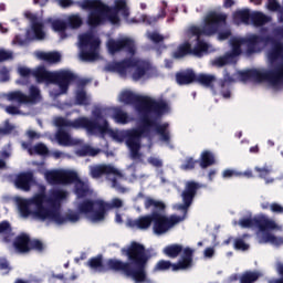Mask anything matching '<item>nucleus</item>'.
<instances>
[{
	"mask_svg": "<svg viewBox=\"0 0 283 283\" xmlns=\"http://www.w3.org/2000/svg\"><path fill=\"white\" fill-rule=\"evenodd\" d=\"M122 254L128 259V262L109 259L106 261V264H104L103 255L99 254L90 259L87 265L90 269H95L102 273L107 271L118 272L126 277H132L135 283H154L151 279H148V273L146 272L151 256L146 254L144 244L130 242L128 248H122Z\"/></svg>",
	"mask_w": 283,
	"mask_h": 283,
	"instance_id": "obj_1",
	"label": "nucleus"
},
{
	"mask_svg": "<svg viewBox=\"0 0 283 283\" xmlns=\"http://www.w3.org/2000/svg\"><path fill=\"white\" fill-rule=\"evenodd\" d=\"M169 109V106L161 111V113H157L154 109L150 111H138L142 114L140 123L142 125L138 128L130 130L126 137V146H128L130 151V159L142 161L140 154V138H148L151 135V129L154 128L155 134L159 136L163 143L170 142V132L169 124L164 123L159 124L156 119H151L149 115L154 114L157 117H160Z\"/></svg>",
	"mask_w": 283,
	"mask_h": 283,
	"instance_id": "obj_2",
	"label": "nucleus"
},
{
	"mask_svg": "<svg viewBox=\"0 0 283 283\" xmlns=\"http://www.w3.org/2000/svg\"><path fill=\"white\" fill-rule=\"evenodd\" d=\"M227 14L217 11H210L205 15L202 27L191 25L188 32L196 36V45L192 49V55L201 57L203 53L208 52V44L201 36H213L219 30L227 25Z\"/></svg>",
	"mask_w": 283,
	"mask_h": 283,
	"instance_id": "obj_3",
	"label": "nucleus"
},
{
	"mask_svg": "<svg viewBox=\"0 0 283 283\" xmlns=\"http://www.w3.org/2000/svg\"><path fill=\"white\" fill-rule=\"evenodd\" d=\"M95 117L96 119H90L85 116H81L73 120L64 117H56L54 123L60 129L71 128L75 130H85L91 136L99 134L104 137L107 134H113V130L109 128L108 122L103 117V114L96 113Z\"/></svg>",
	"mask_w": 283,
	"mask_h": 283,
	"instance_id": "obj_4",
	"label": "nucleus"
},
{
	"mask_svg": "<svg viewBox=\"0 0 283 283\" xmlns=\"http://www.w3.org/2000/svg\"><path fill=\"white\" fill-rule=\"evenodd\" d=\"M239 41L245 45V55H253L261 52V45H272L268 57L270 63L283 60V42L272 35L250 34L248 38H239Z\"/></svg>",
	"mask_w": 283,
	"mask_h": 283,
	"instance_id": "obj_5",
	"label": "nucleus"
},
{
	"mask_svg": "<svg viewBox=\"0 0 283 283\" xmlns=\"http://www.w3.org/2000/svg\"><path fill=\"white\" fill-rule=\"evenodd\" d=\"M67 198V191L63 189H54L51 190L49 193V197H46L45 193L41 192L32 197L28 200H20L18 202V209L20 212V216L22 218H29L31 214H33L34 211L39 210V206L36 203L38 200H42V203L40 205L43 209H48L44 205L48 203L50 209H60V203L63 200H66ZM34 206V210H31L30 208Z\"/></svg>",
	"mask_w": 283,
	"mask_h": 283,
	"instance_id": "obj_6",
	"label": "nucleus"
},
{
	"mask_svg": "<svg viewBox=\"0 0 283 283\" xmlns=\"http://www.w3.org/2000/svg\"><path fill=\"white\" fill-rule=\"evenodd\" d=\"M239 77L241 82L269 83L273 87H277L283 84V62L270 71L261 72L256 69L240 71Z\"/></svg>",
	"mask_w": 283,
	"mask_h": 283,
	"instance_id": "obj_7",
	"label": "nucleus"
},
{
	"mask_svg": "<svg viewBox=\"0 0 283 283\" xmlns=\"http://www.w3.org/2000/svg\"><path fill=\"white\" fill-rule=\"evenodd\" d=\"M118 101L125 105H135L137 112L155 111L159 114L167 107V103L163 99L156 101L148 96L137 95L132 91L122 92Z\"/></svg>",
	"mask_w": 283,
	"mask_h": 283,
	"instance_id": "obj_8",
	"label": "nucleus"
},
{
	"mask_svg": "<svg viewBox=\"0 0 283 283\" xmlns=\"http://www.w3.org/2000/svg\"><path fill=\"white\" fill-rule=\"evenodd\" d=\"M80 8L88 10L86 23L90 29H97L107 22V12L109 7L101 0H83Z\"/></svg>",
	"mask_w": 283,
	"mask_h": 283,
	"instance_id": "obj_9",
	"label": "nucleus"
},
{
	"mask_svg": "<svg viewBox=\"0 0 283 283\" xmlns=\"http://www.w3.org/2000/svg\"><path fill=\"white\" fill-rule=\"evenodd\" d=\"M42 200L38 199L35 200V205H38L39 210H34V212L31 213V216H34V218H38L39 220L45 221V220H51L55 222L59 226L65 224V223H77L80 221V212H67L62 216L60 213V209L57 208H43L41 206Z\"/></svg>",
	"mask_w": 283,
	"mask_h": 283,
	"instance_id": "obj_10",
	"label": "nucleus"
},
{
	"mask_svg": "<svg viewBox=\"0 0 283 283\" xmlns=\"http://www.w3.org/2000/svg\"><path fill=\"white\" fill-rule=\"evenodd\" d=\"M193 249L186 248L184 250V254H181V260L178 263H172L169 260H159L157 264L154 266V272H163V271H185L190 269L193 265Z\"/></svg>",
	"mask_w": 283,
	"mask_h": 283,
	"instance_id": "obj_11",
	"label": "nucleus"
},
{
	"mask_svg": "<svg viewBox=\"0 0 283 283\" xmlns=\"http://www.w3.org/2000/svg\"><path fill=\"white\" fill-rule=\"evenodd\" d=\"M101 45L99 38L92 33H85L80 36V56L83 61H95L98 59V50Z\"/></svg>",
	"mask_w": 283,
	"mask_h": 283,
	"instance_id": "obj_12",
	"label": "nucleus"
},
{
	"mask_svg": "<svg viewBox=\"0 0 283 283\" xmlns=\"http://www.w3.org/2000/svg\"><path fill=\"white\" fill-rule=\"evenodd\" d=\"M185 218H181L177 214H171L167 217L166 214H161L160 212L154 211L153 218V230L156 235H163L172 229L175 226L180 223Z\"/></svg>",
	"mask_w": 283,
	"mask_h": 283,
	"instance_id": "obj_13",
	"label": "nucleus"
},
{
	"mask_svg": "<svg viewBox=\"0 0 283 283\" xmlns=\"http://www.w3.org/2000/svg\"><path fill=\"white\" fill-rule=\"evenodd\" d=\"M239 226L242 229H259L260 232H269L277 229V223L264 216L254 218H241Z\"/></svg>",
	"mask_w": 283,
	"mask_h": 283,
	"instance_id": "obj_14",
	"label": "nucleus"
},
{
	"mask_svg": "<svg viewBox=\"0 0 283 283\" xmlns=\"http://www.w3.org/2000/svg\"><path fill=\"white\" fill-rule=\"evenodd\" d=\"M106 50L109 55H115L119 52H126L130 56L136 55V44L130 38H120L117 40L109 38L106 41Z\"/></svg>",
	"mask_w": 283,
	"mask_h": 283,
	"instance_id": "obj_15",
	"label": "nucleus"
},
{
	"mask_svg": "<svg viewBox=\"0 0 283 283\" xmlns=\"http://www.w3.org/2000/svg\"><path fill=\"white\" fill-rule=\"evenodd\" d=\"M77 78L78 76L71 71H60L55 73L54 77H52L49 84L59 85L61 94H66L70 90V85L75 83Z\"/></svg>",
	"mask_w": 283,
	"mask_h": 283,
	"instance_id": "obj_16",
	"label": "nucleus"
},
{
	"mask_svg": "<svg viewBox=\"0 0 283 283\" xmlns=\"http://www.w3.org/2000/svg\"><path fill=\"white\" fill-rule=\"evenodd\" d=\"M202 188V185L198 181H187L186 189H184L181 197H182V205L179 206L181 210H188L190 206L193 203V199L198 190Z\"/></svg>",
	"mask_w": 283,
	"mask_h": 283,
	"instance_id": "obj_17",
	"label": "nucleus"
},
{
	"mask_svg": "<svg viewBox=\"0 0 283 283\" xmlns=\"http://www.w3.org/2000/svg\"><path fill=\"white\" fill-rule=\"evenodd\" d=\"M98 202H101V200H83V202L77 205V212L80 214H92L91 219L93 222H101L105 220V218L98 219L96 217L99 211Z\"/></svg>",
	"mask_w": 283,
	"mask_h": 283,
	"instance_id": "obj_18",
	"label": "nucleus"
},
{
	"mask_svg": "<svg viewBox=\"0 0 283 283\" xmlns=\"http://www.w3.org/2000/svg\"><path fill=\"white\" fill-rule=\"evenodd\" d=\"M90 176H92V178H95V179H98L103 176H107V177L114 176V177L123 178V172L117 170L112 165L102 164V165H97L90 168Z\"/></svg>",
	"mask_w": 283,
	"mask_h": 283,
	"instance_id": "obj_19",
	"label": "nucleus"
},
{
	"mask_svg": "<svg viewBox=\"0 0 283 283\" xmlns=\"http://www.w3.org/2000/svg\"><path fill=\"white\" fill-rule=\"evenodd\" d=\"M138 59L126 57L119 62H113L108 65L109 72L118 73L120 76H127L128 70L133 69Z\"/></svg>",
	"mask_w": 283,
	"mask_h": 283,
	"instance_id": "obj_20",
	"label": "nucleus"
},
{
	"mask_svg": "<svg viewBox=\"0 0 283 283\" xmlns=\"http://www.w3.org/2000/svg\"><path fill=\"white\" fill-rule=\"evenodd\" d=\"M134 72L132 74L133 81L138 82L145 76H148L153 71V64L145 60L138 59L133 65Z\"/></svg>",
	"mask_w": 283,
	"mask_h": 283,
	"instance_id": "obj_21",
	"label": "nucleus"
},
{
	"mask_svg": "<svg viewBox=\"0 0 283 283\" xmlns=\"http://www.w3.org/2000/svg\"><path fill=\"white\" fill-rule=\"evenodd\" d=\"M154 222V211L150 214L140 216L137 219L128 220V227L132 229H138L146 231L151 228Z\"/></svg>",
	"mask_w": 283,
	"mask_h": 283,
	"instance_id": "obj_22",
	"label": "nucleus"
},
{
	"mask_svg": "<svg viewBox=\"0 0 283 283\" xmlns=\"http://www.w3.org/2000/svg\"><path fill=\"white\" fill-rule=\"evenodd\" d=\"M33 181H34L33 172L31 171L20 172L18 176H15L14 185L19 190L30 191L31 185H33Z\"/></svg>",
	"mask_w": 283,
	"mask_h": 283,
	"instance_id": "obj_23",
	"label": "nucleus"
},
{
	"mask_svg": "<svg viewBox=\"0 0 283 283\" xmlns=\"http://www.w3.org/2000/svg\"><path fill=\"white\" fill-rule=\"evenodd\" d=\"M97 206H99V211L96 213V218L105 219V214H107L108 210L120 209L123 208L124 203H123V200L118 198H114L112 200V203H106L103 200H99V202H97Z\"/></svg>",
	"mask_w": 283,
	"mask_h": 283,
	"instance_id": "obj_24",
	"label": "nucleus"
},
{
	"mask_svg": "<svg viewBox=\"0 0 283 283\" xmlns=\"http://www.w3.org/2000/svg\"><path fill=\"white\" fill-rule=\"evenodd\" d=\"M32 240L30 239V235L28 233H22L18 237H15L13 247L14 250L18 251V253H29L30 252V244Z\"/></svg>",
	"mask_w": 283,
	"mask_h": 283,
	"instance_id": "obj_25",
	"label": "nucleus"
},
{
	"mask_svg": "<svg viewBox=\"0 0 283 283\" xmlns=\"http://www.w3.org/2000/svg\"><path fill=\"white\" fill-rule=\"evenodd\" d=\"M44 24L43 22H34L31 23L32 36L30 35V31L27 32V36L30 40L43 41L45 39V31H43Z\"/></svg>",
	"mask_w": 283,
	"mask_h": 283,
	"instance_id": "obj_26",
	"label": "nucleus"
},
{
	"mask_svg": "<svg viewBox=\"0 0 283 283\" xmlns=\"http://www.w3.org/2000/svg\"><path fill=\"white\" fill-rule=\"evenodd\" d=\"M32 76H34L35 80H38V83L50 84L52 78L55 76V73L46 71L45 66H40L35 71L32 72Z\"/></svg>",
	"mask_w": 283,
	"mask_h": 283,
	"instance_id": "obj_27",
	"label": "nucleus"
},
{
	"mask_svg": "<svg viewBox=\"0 0 283 283\" xmlns=\"http://www.w3.org/2000/svg\"><path fill=\"white\" fill-rule=\"evenodd\" d=\"M251 17H252V13L249 9L237 10L232 14L233 22H235V24L238 25L240 24L249 25Z\"/></svg>",
	"mask_w": 283,
	"mask_h": 283,
	"instance_id": "obj_28",
	"label": "nucleus"
},
{
	"mask_svg": "<svg viewBox=\"0 0 283 283\" xmlns=\"http://www.w3.org/2000/svg\"><path fill=\"white\" fill-rule=\"evenodd\" d=\"M73 192L76 195L77 199H84L91 195V187L87 181L77 180V182L74 184Z\"/></svg>",
	"mask_w": 283,
	"mask_h": 283,
	"instance_id": "obj_29",
	"label": "nucleus"
},
{
	"mask_svg": "<svg viewBox=\"0 0 283 283\" xmlns=\"http://www.w3.org/2000/svg\"><path fill=\"white\" fill-rule=\"evenodd\" d=\"M197 74L193 71L176 73V83L178 85H190L196 82Z\"/></svg>",
	"mask_w": 283,
	"mask_h": 283,
	"instance_id": "obj_30",
	"label": "nucleus"
},
{
	"mask_svg": "<svg viewBox=\"0 0 283 283\" xmlns=\"http://www.w3.org/2000/svg\"><path fill=\"white\" fill-rule=\"evenodd\" d=\"M216 76L207 73H199L196 75L195 83L202 85L205 88H214Z\"/></svg>",
	"mask_w": 283,
	"mask_h": 283,
	"instance_id": "obj_31",
	"label": "nucleus"
},
{
	"mask_svg": "<svg viewBox=\"0 0 283 283\" xmlns=\"http://www.w3.org/2000/svg\"><path fill=\"white\" fill-rule=\"evenodd\" d=\"M78 181H83L80 179L78 174L74 170H62L61 174V185H75Z\"/></svg>",
	"mask_w": 283,
	"mask_h": 283,
	"instance_id": "obj_32",
	"label": "nucleus"
},
{
	"mask_svg": "<svg viewBox=\"0 0 283 283\" xmlns=\"http://www.w3.org/2000/svg\"><path fill=\"white\" fill-rule=\"evenodd\" d=\"M185 250L186 248H184L181 244H171L164 248L163 253L167 258L177 259L181 253L182 255L185 254Z\"/></svg>",
	"mask_w": 283,
	"mask_h": 283,
	"instance_id": "obj_33",
	"label": "nucleus"
},
{
	"mask_svg": "<svg viewBox=\"0 0 283 283\" xmlns=\"http://www.w3.org/2000/svg\"><path fill=\"white\" fill-rule=\"evenodd\" d=\"M200 168L202 169H207L208 167H211L216 164V158L213 153L209 151V150H205L202 151V154H200V159L198 160Z\"/></svg>",
	"mask_w": 283,
	"mask_h": 283,
	"instance_id": "obj_34",
	"label": "nucleus"
},
{
	"mask_svg": "<svg viewBox=\"0 0 283 283\" xmlns=\"http://www.w3.org/2000/svg\"><path fill=\"white\" fill-rule=\"evenodd\" d=\"M187 55H193L191 44L189 42L179 44L178 49L174 52V59L176 60L185 59Z\"/></svg>",
	"mask_w": 283,
	"mask_h": 283,
	"instance_id": "obj_35",
	"label": "nucleus"
},
{
	"mask_svg": "<svg viewBox=\"0 0 283 283\" xmlns=\"http://www.w3.org/2000/svg\"><path fill=\"white\" fill-rule=\"evenodd\" d=\"M263 274L259 271H245L240 275V283H255Z\"/></svg>",
	"mask_w": 283,
	"mask_h": 283,
	"instance_id": "obj_36",
	"label": "nucleus"
},
{
	"mask_svg": "<svg viewBox=\"0 0 283 283\" xmlns=\"http://www.w3.org/2000/svg\"><path fill=\"white\" fill-rule=\"evenodd\" d=\"M7 101L17 102L19 104H29L30 103L29 96L20 91L9 92V94H7Z\"/></svg>",
	"mask_w": 283,
	"mask_h": 283,
	"instance_id": "obj_37",
	"label": "nucleus"
},
{
	"mask_svg": "<svg viewBox=\"0 0 283 283\" xmlns=\"http://www.w3.org/2000/svg\"><path fill=\"white\" fill-rule=\"evenodd\" d=\"M250 22H252L254 27L260 28L265 25L269 22V17L259 11H254L250 17Z\"/></svg>",
	"mask_w": 283,
	"mask_h": 283,
	"instance_id": "obj_38",
	"label": "nucleus"
},
{
	"mask_svg": "<svg viewBox=\"0 0 283 283\" xmlns=\"http://www.w3.org/2000/svg\"><path fill=\"white\" fill-rule=\"evenodd\" d=\"M39 59L49 63L57 64L62 60V55L59 52L39 53Z\"/></svg>",
	"mask_w": 283,
	"mask_h": 283,
	"instance_id": "obj_39",
	"label": "nucleus"
},
{
	"mask_svg": "<svg viewBox=\"0 0 283 283\" xmlns=\"http://www.w3.org/2000/svg\"><path fill=\"white\" fill-rule=\"evenodd\" d=\"M44 178H46L49 185H61L62 170H50L44 174Z\"/></svg>",
	"mask_w": 283,
	"mask_h": 283,
	"instance_id": "obj_40",
	"label": "nucleus"
},
{
	"mask_svg": "<svg viewBox=\"0 0 283 283\" xmlns=\"http://www.w3.org/2000/svg\"><path fill=\"white\" fill-rule=\"evenodd\" d=\"M112 12L122 13V17H124L125 19H128L129 9L127 7V2L125 0H116L114 2V8L112 9Z\"/></svg>",
	"mask_w": 283,
	"mask_h": 283,
	"instance_id": "obj_41",
	"label": "nucleus"
},
{
	"mask_svg": "<svg viewBox=\"0 0 283 283\" xmlns=\"http://www.w3.org/2000/svg\"><path fill=\"white\" fill-rule=\"evenodd\" d=\"M242 42L239 40V38H232L231 39V52L226 53V55L239 57L242 55Z\"/></svg>",
	"mask_w": 283,
	"mask_h": 283,
	"instance_id": "obj_42",
	"label": "nucleus"
},
{
	"mask_svg": "<svg viewBox=\"0 0 283 283\" xmlns=\"http://www.w3.org/2000/svg\"><path fill=\"white\" fill-rule=\"evenodd\" d=\"M114 122L118 125H127L129 123V115L120 108H116L113 112Z\"/></svg>",
	"mask_w": 283,
	"mask_h": 283,
	"instance_id": "obj_43",
	"label": "nucleus"
},
{
	"mask_svg": "<svg viewBox=\"0 0 283 283\" xmlns=\"http://www.w3.org/2000/svg\"><path fill=\"white\" fill-rule=\"evenodd\" d=\"M48 22L51 23L52 30L60 32L62 35H66L65 31L70 28L66 21L49 19Z\"/></svg>",
	"mask_w": 283,
	"mask_h": 283,
	"instance_id": "obj_44",
	"label": "nucleus"
},
{
	"mask_svg": "<svg viewBox=\"0 0 283 283\" xmlns=\"http://www.w3.org/2000/svg\"><path fill=\"white\" fill-rule=\"evenodd\" d=\"M234 57L233 55H228L224 54V56H219L214 60L213 64L216 67H223L228 64H232V62H234Z\"/></svg>",
	"mask_w": 283,
	"mask_h": 283,
	"instance_id": "obj_45",
	"label": "nucleus"
},
{
	"mask_svg": "<svg viewBox=\"0 0 283 283\" xmlns=\"http://www.w3.org/2000/svg\"><path fill=\"white\" fill-rule=\"evenodd\" d=\"M28 153L30 155H40V156H46L49 150L44 143H39L34 147L28 149Z\"/></svg>",
	"mask_w": 283,
	"mask_h": 283,
	"instance_id": "obj_46",
	"label": "nucleus"
},
{
	"mask_svg": "<svg viewBox=\"0 0 283 283\" xmlns=\"http://www.w3.org/2000/svg\"><path fill=\"white\" fill-rule=\"evenodd\" d=\"M66 24L69 25V28L76 30L83 25V19H81L78 14H72L67 18Z\"/></svg>",
	"mask_w": 283,
	"mask_h": 283,
	"instance_id": "obj_47",
	"label": "nucleus"
},
{
	"mask_svg": "<svg viewBox=\"0 0 283 283\" xmlns=\"http://www.w3.org/2000/svg\"><path fill=\"white\" fill-rule=\"evenodd\" d=\"M75 102L80 106H88V97L86 91L80 90L76 92Z\"/></svg>",
	"mask_w": 283,
	"mask_h": 283,
	"instance_id": "obj_48",
	"label": "nucleus"
},
{
	"mask_svg": "<svg viewBox=\"0 0 283 283\" xmlns=\"http://www.w3.org/2000/svg\"><path fill=\"white\" fill-rule=\"evenodd\" d=\"M106 22H111L113 25L119 24V12L112 11V8H108V11H106Z\"/></svg>",
	"mask_w": 283,
	"mask_h": 283,
	"instance_id": "obj_49",
	"label": "nucleus"
},
{
	"mask_svg": "<svg viewBox=\"0 0 283 283\" xmlns=\"http://www.w3.org/2000/svg\"><path fill=\"white\" fill-rule=\"evenodd\" d=\"M56 142L59 145L63 146L71 145V136L65 130H60V133L56 134Z\"/></svg>",
	"mask_w": 283,
	"mask_h": 283,
	"instance_id": "obj_50",
	"label": "nucleus"
},
{
	"mask_svg": "<svg viewBox=\"0 0 283 283\" xmlns=\"http://www.w3.org/2000/svg\"><path fill=\"white\" fill-rule=\"evenodd\" d=\"M30 251H35L38 253H42L43 251H45V245L43 244V242L39 239H32V241L30 242V247H29Z\"/></svg>",
	"mask_w": 283,
	"mask_h": 283,
	"instance_id": "obj_51",
	"label": "nucleus"
},
{
	"mask_svg": "<svg viewBox=\"0 0 283 283\" xmlns=\"http://www.w3.org/2000/svg\"><path fill=\"white\" fill-rule=\"evenodd\" d=\"M221 178L231 179V178H243V172H240L234 169H226L221 172Z\"/></svg>",
	"mask_w": 283,
	"mask_h": 283,
	"instance_id": "obj_52",
	"label": "nucleus"
},
{
	"mask_svg": "<svg viewBox=\"0 0 283 283\" xmlns=\"http://www.w3.org/2000/svg\"><path fill=\"white\" fill-rule=\"evenodd\" d=\"M41 98V91L36 86L30 87V96H28L29 103H35Z\"/></svg>",
	"mask_w": 283,
	"mask_h": 283,
	"instance_id": "obj_53",
	"label": "nucleus"
},
{
	"mask_svg": "<svg viewBox=\"0 0 283 283\" xmlns=\"http://www.w3.org/2000/svg\"><path fill=\"white\" fill-rule=\"evenodd\" d=\"M233 249L235 251H249V244L243 239L233 240Z\"/></svg>",
	"mask_w": 283,
	"mask_h": 283,
	"instance_id": "obj_54",
	"label": "nucleus"
},
{
	"mask_svg": "<svg viewBox=\"0 0 283 283\" xmlns=\"http://www.w3.org/2000/svg\"><path fill=\"white\" fill-rule=\"evenodd\" d=\"M196 164H199V161L195 160L193 157H187L186 163H184L181 166V169L186 171L193 170L196 167Z\"/></svg>",
	"mask_w": 283,
	"mask_h": 283,
	"instance_id": "obj_55",
	"label": "nucleus"
},
{
	"mask_svg": "<svg viewBox=\"0 0 283 283\" xmlns=\"http://www.w3.org/2000/svg\"><path fill=\"white\" fill-rule=\"evenodd\" d=\"M99 154V150L97 148H93L91 146H85L83 149H81V156H91L95 157Z\"/></svg>",
	"mask_w": 283,
	"mask_h": 283,
	"instance_id": "obj_56",
	"label": "nucleus"
},
{
	"mask_svg": "<svg viewBox=\"0 0 283 283\" xmlns=\"http://www.w3.org/2000/svg\"><path fill=\"white\" fill-rule=\"evenodd\" d=\"M0 234L10 235L12 234V227L9 221L0 222Z\"/></svg>",
	"mask_w": 283,
	"mask_h": 283,
	"instance_id": "obj_57",
	"label": "nucleus"
},
{
	"mask_svg": "<svg viewBox=\"0 0 283 283\" xmlns=\"http://www.w3.org/2000/svg\"><path fill=\"white\" fill-rule=\"evenodd\" d=\"M227 83H235V80L227 70H224L223 80L220 81V87L223 88Z\"/></svg>",
	"mask_w": 283,
	"mask_h": 283,
	"instance_id": "obj_58",
	"label": "nucleus"
},
{
	"mask_svg": "<svg viewBox=\"0 0 283 283\" xmlns=\"http://www.w3.org/2000/svg\"><path fill=\"white\" fill-rule=\"evenodd\" d=\"M276 272L281 279H272L269 283H283V263H277Z\"/></svg>",
	"mask_w": 283,
	"mask_h": 283,
	"instance_id": "obj_59",
	"label": "nucleus"
},
{
	"mask_svg": "<svg viewBox=\"0 0 283 283\" xmlns=\"http://www.w3.org/2000/svg\"><path fill=\"white\" fill-rule=\"evenodd\" d=\"M262 240L264 243L277 244V238L271 232H265L264 235H262Z\"/></svg>",
	"mask_w": 283,
	"mask_h": 283,
	"instance_id": "obj_60",
	"label": "nucleus"
},
{
	"mask_svg": "<svg viewBox=\"0 0 283 283\" xmlns=\"http://www.w3.org/2000/svg\"><path fill=\"white\" fill-rule=\"evenodd\" d=\"M268 9L272 12H276L279 10H282L283 8L276 0H269L268 2Z\"/></svg>",
	"mask_w": 283,
	"mask_h": 283,
	"instance_id": "obj_61",
	"label": "nucleus"
},
{
	"mask_svg": "<svg viewBox=\"0 0 283 283\" xmlns=\"http://www.w3.org/2000/svg\"><path fill=\"white\" fill-rule=\"evenodd\" d=\"M149 39L150 41H153L155 44L161 43L163 41H165V38L157 33V32H153L149 34Z\"/></svg>",
	"mask_w": 283,
	"mask_h": 283,
	"instance_id": "obj_62",
	"label": "nucleus"
},
{
	"mask_svg": "<svg viewBox=\"0 0 283 283\" xmlns=\"http://www.w3.org/2000/svg\"><path fill=\"white\" fill-rule=\"evenodd\" d=\"M13 57L12 53L6 50H0V63L9 61Z\"/></svg>",
	"mask_w": 283,
	"mask_h": 283,
	"instance_id": "obj_63",
	"label": "nucleus"
},
{
	"mask_svg": "<svg viewBox=\"0 0 283 283\" xmlns=\"http://www.w3.org/2000/svg\"><path fill=\"white\" fill-rule=\"evenodd\" d=\"M270 211L276 214H283V207L280 203L270 205Z\"/></svg>",
	"mask_w": 283,
	"mask_h": 283,
	"instance_id": "obj_64",
	"label": "nucleus"
}]
</instances>
